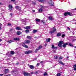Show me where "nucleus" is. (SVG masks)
<instances>
[{
	"mask_svg": "<svg viewBox=\"0 0 76 76\" xmlns=\"http://www.w3.org/2000/svg\"><path fill=\"white\" fill-rule=\"evenodd\" d=\"M66 45H68L67 43H64L63 41H59V42L58 44V46L60 48L63 47L64 48H65L66 47Z\"/></svg>",
	"mask_w": 76,
	"mask_h": 76,
	"instance_id": "nucleus-1",
	"label": "nucleus"
},
{
	"mask_svg": "<svg viewBox=\"0 0 76 76\" xmlns=\"http://www.w3.org/2000/svg\"><path fill=\"white\" fill-rule=\"evenodd\" d=\"M64 15L65 16H67V15H69L70 16H73V14L71 13L70 12H66L64 13Z\"/></svg>",
	"mask_w": 76,
	"mask_h": 76,
	"instance_id": "nucleus-2",
	"label": "nucleus"
},
{
	"mask_svg": "<svg viewBox=\"0 0 76 76\" xmlns=\"http://www.w3.org/2000/svg\"><path fill=\"white\" fill-rule=\"evenodd\" d=\"M42 46H40L39 47H38L35 50V53H37V51H38V50H39L41 48H42Z\"/></svg>",
	"mask_w": 76,
	"mask_h": 76,
	"instance_id": "nucleus-3",
	"label": "nucleus"
},
{
	"mask_svg": "<svg viewBox=\"0 0 76 76\" xmlns=\"http://www.w3.org/2000/svg\"><path fill=\"white\" fill-rule=\"evenodd\" d=\"M23 75H24V76H31V74L29 73L24 72L23 73Z\"/></svg>",
	"mask_w": 76,
	"mask_h": 76,
	"instance_id": "nucleus-4",
	"label": "nucleus"
},
{
	"mask_svg": "<svg viewBox=\"0 0 76 76\" xmlns=\"http://www.w3.org/2000/svg\"><path fill=\"white\" fill-rule=\"evenodd\" d=\"M48 3L50 4V6H54V2L52 1H50L48 2Z\"/></svg>",
	"mask_w": 76,
	"mask_h": 76,
	"instance_id": "nucleus-5",
	"label": "nucleus"
},
{
	"mask_svg": "<svg viewBox=\"0 0 76 76\" xmlns=\"http://www.w3.org/2000/svg\"><path fill=\"white\" fill-rule=\"evenodd\" d=\"M32 51L31 50L27 51L25 52V54H30L32 53Z\"/></svg>",
	"mask_w": 76,
	"mask_h": 76,
	"instance_id": "nucleus-6",
	"label": "nucleus"
},
{
	"mask_svg": "<svg viewBox=\"0 0 76 76\" xmlns=\"http://www.w3.org/2000/svg\"><path fill=\"white\" fill-rule=\"evenodd\" d=\"M28 66L31 69H34V66L33 65H28Z\"/></svg>",
	"mask_w": 76,
	"mask_h": 76,
	"instance_id": "nucleus-7",
	"label": "nucleus"
},
{
	"mask_svg": "<svg viewBox=\"0 0 76 76\" xmlns=\"http://www.w3.org/2000/svg\"><path fill=\"white\" fill-rule=\"evenodd\" d=\"M24 28L25 29H31V26H26V27H24Z\"/></svg>",
	"mask_w": 76,
	"mask_h": 76,
	"instance_id": "nucleus-8",
	"label": "nucleus"
},
{
	"mask_svg": "<svg viewBox=\"0 0 76 76\" xmlns=\"http://www.w3.org/2000/svg\"><path fill=\"white\" fill-rule=\"evenodd\" d=\"M14 40L15 41H19L20 39L18 37H15L14 38Z\"/></svg>",
	"mask_w": 76,
	"mask_h": 76,
	"instance_id": "nucleus-9",
	"label": "nucleus"
},
{
	"mask_svg": "<svg viewBox=\"0 0 76 76\" xmlns=\"http://www.w3.org/2000/svg\"><path fill=\"white\" fill-rule=\"evenodd\" d=\"M17 34L18 35H20L22 34V33L19 31H18L17 32Z\"/></svg>",
	"mask_w": 76,
	"mask_h": 76,
	"instance_id": "nucleus-10",
	"label": "nucleus"
},
{
	"mask_svg": "<svg viewBox=\"0 0 76 76\" xmlns=\"http://www.w3.org/2000/svg\"><path fill=\"white\" fill-rule=\"evenodd\" d=\"M61 33L60 32H58L57 34L56 37H60V36H61Z\"/></svg>",
	"mask_w": 76,
	"mask_h": 76,
	"instance_id": "nucleus-11",
	"label": "nucleus"
},
{
	"mask_svg": "<svg viewBox=\"0 0 76 76\" xmlns=\"http://www.w3.org/2000/svg\"><path fill=\"white\" fill-rule=\"evenodd\" d=\"M51 40V39L50 38H47L46 39V42H50V41Z\"/></svg>",
	"mask_w": 76,
	"mask_h": 76,
	"instance_id": "nucleus-12",
	"label": "nucleus"
},
{
	"mask_svg": "<svg viewBox=\"0 0 76 76\" xmlns=\"http://www.w3.org/2000/svg\"><path fill=\"white\" fill-rule=\"evenodd\" d=\"M27 38L29 39H31L32 36H27Z\"/></svg>",
	"mask_w": 76,
	"mask_h": 76,
	"instance_id": "nucleus-13",
	"label": "nucleus"
},
{
	"mask_svg": "<svg viewBox=\"0 0 76 76\" xmlns=\"http://www.w3.org/2000/svg\"><path fill=\"white\" fill-rule=\"evenodd\" d=\"M38 1H39V2H41V3H44V2L45 1V0H38Z\"/></svg>",
	"mask_w": 76,
	"mask_h": 76,
	"instance_id": "nucleus-14",
	"label": "nucleus"
},
{
	"mask_svg": "<svg viewBox=\"0 0 76 76\" xmlns=\"http://www.w3.org/2000/svg\"><path fill=\"white\" fill-rule=\"evenodd\" d=\"M9 7L10 9V10H12V9L13 8V6H12V5H10V4H9Z\"/></svg>",
	"mask_w": 76,
	"mask_h": 76,
	"instance_id": "nucleus-15",
	"label": "nucleus"
},
{
	"mask_svg": "<svg viewBox=\"0 0 76 76\" xmlns=\"http://www.w3.org/2000/svg\"><path fill=\"white\" fill-rule=\"evenodd\" d=\"M4 72H6L5 73V74H6L7 73V72H9V69H5L4 70Z\"/></svg>",
	"mask_w": 76,
	"mask_h": 76,
	"instance_id": "nucleus-16",
	"label": "nucleus"
},
{
	"mask_svg": "<svg viewBox=\"0 0 76 76\" xmlns=\"http://www.w3.org/2000/svg\"><path fill=\"white\" fill-rule=\"evenodd\" d=\"M30 40H26V42H25V44H28H28H29L30 43Z\"/></svg>",
	"mask_w": 76,
	"mask_h": 76,
	"instance_id": "nucleus-17",
	"label": "nucleus"
},
{
	"mask_svg": "<svg viewBox=\"0 0 76 76\" xmlns=\"http://www.w3.org/2000/svg\"><path fill=\"white\" fill-rule=\"evenodd\" d=\"M37 32H38V30H37L34 29L32 33L33 34H35V33Z\"/></svg>",
	"mask_w": 76,
	"mask_h": 76,
	"instance_id": "nucleus-18",
	"label": "nucleus"
},
{
	"mask_svg": "<svg viewBox=\"0 0 76 76\" xmlns=\"http://www.w3.org/2000/svg\"><path fill=\"white\" fill-rule=\"evenodd\" d=\"M16 29L19 31L21 30V28H20V27H17L16 28Z\"/></svg>",
	"mask_w": 76,
	"mask_h": 76,
	"instance_id": "nucleus-19",
	"label": "nucleus"
},
{
	"mask_svg": "<svg viewBox=\"0 0 76 76\" xmlns=\"http://www.w3.org/2000/svg\"><path fill=\"white\" fill-rule=\"evenodd\" d=\"M15 8H16V10H18V9H20V7H19V6H15Z\"/></svg>",
	"mask_w": 76,
	"mask_h": 76,
	"instance_id": "nucleus-20",
	"label": "nucleus"
},
{
	"mask_svg": "<svg viewBox=\"0 0 76 76\" xmlns=\"http://www.w3.org/2000/svg\"><path fill=\"white\" fill-rule=\"evenodd\" d=\"M25 32H26V33L28 34V33H29V30L28 29H26L25 31Z\"/></svg>",
	"mask_w": 76,
	"mask_h": 76,
	"instance_id": "nucleus-21",
	"label": "nucleus"
},
{
	"mask_svg": "<svg viewBox=\"0 0 76 76\" xmlns=\"http://www.w3.org/2000/svg\"><path fill=\"white\" fill-rule=\"evenodd\" d=\"M10 54H11L13 55V54H15V52H14V51H10Z\"/></svg>",
	"mask_w": 76,
	"mask_h": 76,
	"instance_id": "nucleus-22",
	"label": "nucleus"
},
{
	"mask_svg": "<svg viewBox=\"0 0 76 76\" xmlns=\"http://www.w3.org/2000/svg\"><path fill=\"white\" fill-rule=\"evenodd\" d=\"M43 10H42V9L40 8L39 10V12H42Z\"/></svg>",
	"mask_w": 76,
	"mask_h": 76,
	"instance_id": "nucleus-23",
	"label": "nucleus"
},
{
	"mask_svg": "<svg viewBox=\"0 0 76 76\" xmlns=\"http://www.w3.org/2000/svg\"><path fill=\"white\" fill-rule=\"evenodd\" d=\"M59 62L60 64H62V65H64V64H63V62H62L61 61H59Z\"/></svg>",
	"mask_w": 76,
	"mask_h": 76,
	"instance_id": "nucleus-24",
	"label": "nucleus"
},
{
	"mask_svg": "<svg viewBox=\"0 0 76 76\" xmlns=\"http://www.w3.org/2000/svg\"><path fill=\"white\" fill-rule=\"evenodd\" d=\"M53 28V31L54 32H56V29L55 28V27H54Z\"/></svg>",
	"mask_w": 76,
	"mask_h": 76,
	"instance_id": "nucleus-25",
	"label": "nucleus"
},
{
	"mask_svg": "<svg viewBox=\"0 0 76 76\" xmlns=\"http://www.w3.org/2000/svg\"><path fill=\"white\" fill-rule=\"evenodd\" d=\"M49 19L50 20H53V18L50 16L49 17Z\"/></svg>",
	"mask_w": 76,
	"mask_h": 76,
	"instance_id": "nucleus-26",
	"label": "nucleus"
},
{
	"mask_svg": "<svg viewBox=\"0 0 76 76\" xmlns=\"http://www.w3.org/2000/svg\"><path fill=\"white\" fill-rule=\"evenodd\" d=\"M8 42H9L10 44V43H12V42H13V41L12 40H10V41H7Z\"/></svg>",
	"mask_w": 76,
	"mask_h": 76,
	"instance_id": "nucleus-27",
	"label": "nucleus"
},
{
	"mask_svg": "<svg viewBox=\"0 0 76 76\" xmlns=\"http://www.w3.org/2000/svg\"><path fill=\"white\" fill-rule=\"evenodd\" d=\"M36 22H40V19H36Z\"/></svg>",
	"mask_w": 76,
	"mask_h": 76,
	"instance_id": "nucleus-28",
	"label": "nucleus"
},
{
	"mask_svg": "<svg viewBox=\"0 0 76 76\" xmlns=\"http://www.w3.org/2000/svg\"><path fill=\"white\" fill-rule=\"evenodd\" d=\"M23 47H25V48H28V46L26 45H25L24 46L23 45Z\"/></svg>",
	"mask_w": 76,
	"mask_h": 76,
	"instance_id": "nucleus-29",
	"label": "nucleus"
},
{
	"mask_svg": "<svg viewBox=\"0 0 76 76\" xmlns=\"http://www.w3.org/2000/svg\"><path fill=\"white\" fill-rule=\"evenodd\" d=\"M57 58H58V56H55L54 57V59H55V60H56L57 59Z\"/></svg>",
	"mask_w": 76,
	"mask_h": 76,
	"instance_id": "nucleus-30",
	"label": "nucleus"
},
{
	"mask_svg": "<svg viewBox=\"0 0 76 76\" xmlns=\"http://www.w3.org/2000/svg\"><path fill=\"white\" fill-rule=\"evenodd\" d=\"M57 76H61V74L60 73H58L57 74Z\"/></svg>",
	"mask_w": 76,
	"mask_h": 76,
	"instance_id": "nucleus-31",
	"label": "nucleus"
},
{
	"mask_svg": "<svg viewBox=\"0 0 76 76\" xmlns=\"http://www.w3.org/2000/svg\"><path fill=\"white\" fill-rule=\"evenodd\" d=\"M45 22L44 20H42L41 23H45V22Z\"/></svg>",
	"mask_w": 76,
	"mask_h": 76,
	"instance_id": "nucleus-32",
	"label": "nucleus"
},
{
	"mask_svg": "<svg viewBox=\"0 0 76 76\" xmlns=\"http://www.w3.org/2000/svg\"><path fill=\"white\" fill-rule=\"evenodd\" d=\"M54 31H49V33H50V34H52L53 33H54Z\"/></svg>",
	"mask_w": 76,
	"mask_h": 76,
	"instance_id": "nucleus-33",
	"label": "nucleus"
},
{
	"mask_svg": "<svg viewBox=\"0 0 76 76\" xmlns=\"http://www.w3.org/2000/svg\"><path fill=\"white\" fill-rule=\"evenodd\" d=\"M54 45H52V49H54Z\"/></svg>",
	"mask_w": 76,
	"mask_h": 76,
	"instance_id": "nucleus-34",
	"label": "nucleus"
},
{
	"mask_svg": "<svg viewBox=\"0 0 76 76\" xmlns=\"http://www.w3.org/2000/svg\"><path fill=\"white\" fill-rule=\"evenodd\" d=\"M69 45H70V46H71V47H73V46L71 43H69Z\"/></svg>",
	"mask_w": 76,
	"mask_h": 76,
	"instance_id": "nucleus-35",
	"label": "nucleus"
},
{
	"mask_svg": "<svg viewBox=\"0 0 76 76\" xmlns=\"http://www.w3.org/2000/svg\"><path fill=\"white\" fill-rule=\"evenodd\" d=\"M11 25H12L11 23H8L7 26H11Z\"/></svg>",
	"mask_w": 76,
	"mask_h": 76,
	"instance_id": "nucleus-36",
	"label": "nucleus"
},
{
	"mask_svg": "<svg viewBox=\"0 0 76 76\" xmlns=\"http://www.w3.org/2000/svg\"><path fill=\"white\" fill-rule=\"evenodd\" d=\"M15 72H16V71H15V70H13L11 71V73H15Z\"/></svg>",
	"mask_w": 76,
	"mask_h": 76,
	"instance_id": "nucleus-37",
	"label": "nucleus"
},
{
	"mask_svg": "<svg viewBox=\"0 0 76 76\" xmlns=\"http://www.w3.org/2000/svg\"><path fill=\"white\" fill-rule=\"evenodd\" d=\"M57 48H58V47H55L54 48L55 50H57Z\"/></svg>",
	"mask_w": 76,
	"mask_h": 76,
	"instance_id": "nucleus-38",
	"label": "nucleus"
},
{
	"mask_svg": "<svg viewBox=\"0 0 76 76\" xmlns=\"http://www.w3.org/2000/svg\"><path fill=\"white\" fill-rule=\"evenodd\" d=\"M13 30V28H10V32H12V31Z\"/></svg>",
	"mask_w": 76,
	"mask_h": 76,
	"instance_id": "nucleus-39",
	"label": "nucleus"
},
{
	"mask_svg": "<svg viewBox=\"0 0 76 76\" xmlns=\"http://www.w3.org/2000/svg\"><path fill=\"white\" fill-rule=\"evenodd\" d=\"M62 58H63V57H59V60H61V59H62Z\"/></svg>",
	"mask_w": 76,
	"mask_h": 76,
	"instance_id": "nucleus-40",
	"label": "nucleus"
},
{
	"mask_svg": "<svg viewBox=\"0 0 76 76\" xmlns=\"http://www.w3.org/2000/svg\"><path fill=\"white\" fill-rule=\"evenodd\" d=\"M73 68H76V64H75L73 66Z\"/></svg>",
	"mask_w": 76,
	"mask_h": 76,
	"instance_id": "nucleus-41",
	"label": "nucleus"
},
{
	"mask_svg": "<svg viewBox=\"0 0 76 76\" xmlns=\"http://www.w3.org/2000/svg\"><path fill=\"white\" fill-rule=\"evenodd\" d=\"M65 37V34H63L62 35L61 37Z\"/></svg>",
	"mask_w": 76,
	"mask_h": 76,
	"instance_id": "nucleus-42",
	"label": "nucleus"
},
{
	"mask_svg": "<svg viewBox=\"0 0 76 76\" xmlns=\"http://www.w3.org/2000/svg\"><path fill=\"white\" fill-rule=\"evenodd\" d=\"M39 66V63H38L37 64V67H38Z\"/></svg>",
	"mask_w": 76,
	"mask_h": 76,
	"instance_id": "nucleus-43",
	"label": "nucleus"
},
{
	"mask_svg": "<svg viewBox=\"0 0 76 76\" xmlns=\"http://www.w3.org/2000/svg\"><path fill=\"white\" fill-rule=\"evenodd\" d=\"M67 28L68 30H70V28L69 27H67Z\"/></svg>",
	"mask_w": 76,
	"mask_h": 76,
	"instance_id": "nucleus-44",
	"label": "nucleus"
},
{
	"mask_svg": "<svg viewBox=\"0 0 76 76\" xmlns=\"http://www.w3.org/2000/svg\"><path fill=\"white\" fill-rule=\"evenodd\" d=\"M10 15L11 16H13V13H11L10 14Z\"/></svg>",
	"mask_w": 76,
	"mask_h": 76,
	"instance_id": "nucleus-45",
	"label": "nucleus"
},
{
	"mask_svg": "<svg viewBox=\"0 0 76 76\" xmlns=\"http://www.w3.org/2000/svg\"><path fill=\"white\" fill-rule=\"evenodd\" d=\"M76 40V39H74L72 40V41H73H73H75V40Z\"/></svg>",
	"mask_w": 76,
	"mask_h": 76,
	"instance_id": "nucleus-46",
	"label": "nucleus"
},
{
	"mask_svg": "<svg viewBox=\"0 0 76 76\" xmlns=\"http://www.w3.org/2000/svg\"><path fill=\"white\" fill-rule=\"evenodd\" d=\"M73 70L76 71V68H74L73 69Z\"/></svg>",
	"mask_w": 76,
	"mask_h": 76,
	"instance_id": "nucleus-47",
	"label": "nucleus"
},
{
	"mask_svg": "<svg viewBox=\"0 0 76 76\" xmlns=\"http://www.w3.org/2000/svg\"><path fill=\"white\" fill-rule=\"evenodd\" d=\"M34 72H31V75H32V74H33Z\"/></svg>",
	"mask_w": 76,
	"mask_h": 76,
	"instance_id": "nucleus-48",
	"label": "nucleus"
},
{
	"mask_svg": "<svg viewBox=\"0 0 76 76\" xmlns=\"http://www.w3.org/2000/svg\"><path fill=\"white\" fill-rule=\"evenodd\" d=\"M3 75V74H0V76H2Z\"/></svg>",
	"mask_w": 76,
	"mask_h": 76,
	"instance_id": "nucleus-49",
	"label": "nucleus"
},
{
	"mask_svg": "<svg viewBox=\"0 0 76 76\" xmlns=\"http://www.w3.org/2000/svg\"><path fill=\"white\" fill-rule=\"evenodd\" d=\"M53 53H56V50H53Z\"/></svg>",
	"mask_w": 76,
	"mask_h": 76,
	"instance_id": "nucleus-50",
	"label": "nucleus"
},
{
	"mask_svg": "<svg viewBox=\"0 0 76 76\" xmlns=\"http://www.w3.org/2000/svg\"><path fill=\"white\" fill-rule=\"evenodd\" d=\"M3 41V40L1 39H0V42H1Z\"/></svg>",
	"mask_w": 76,
	"mask_h": 76,
	"instance_id": "nucleus-51",
	"label": "nucleus"
},
{
	"mask_svg": "<svg viewBox=\"0 0 76 76\" xmlns=\"http://www.w3.org/2000/svg\"><path fill=\"white\" fill-rule=\"evenodd\" d=\"M25 43H23V45H22V46H23V47L24 46H25Z\"/></svg>",
	"mask_w": 76,
	"mask_h": 76,
	"instance_id": "nucleus-52",
	"label": "nucleus"
},
{
	"mask_svg": "<svg viewBox=\"0 0 76 76\" xmlns=\"http://www.w3.org/2000/svg\"><path fill=\"white\" fill-rule=\"evenodd\" d=\"M5 76H10V74H8V75H6Z\"/></svg>",
	"mask_w": 76,
	"mask_h": 76,
	"instance_id": "nucleus-53",
	"label": "nucleus"
},
{
	"mask_svg": "<svg viewBox=\"0 0 76 76\" xmlns=\"http://www.w3.org/2000/svg\"><path fill=\"white\" fill-rule=\"evenodd\" d=\"M11 1H13V2H14V1H15V0H10Z\"/></svg>",
	"mask_w": 76,
	"mask_h": 76,
	"instance_id": "nucleus-54",
	"label": "nucleus"
},
{
	"mask_svg": "<svg viewBox=\"0 0 76 76\" xmlns=\"http://www.w3.org/2000/svg\"><path fill=\"white\" fill-rule=\"evenodd\" d=\"M43 7H43V6H41V9H42V8H43Z\"/></svg>",
	"mask_w": 76,
	"mask_h": 76,
	"instance_id": "nucleus-55",
	"label": "nucleus"
},
{
	"mask_svg": "<svg viewBox=\"0 0 76 76\" xmlns=\"http://www.w3.org/2000/svg\"><path fill=\"white\" fill-rule=\"evenodd\" d=\"M3 5V4L2 3L0 2V5Z\"/></svg>",
	"mask_w": 76,
	"mask_h": 76,
	"instance_id": "nucleus-56",
	"label": "nucleus"
},
{
	"mask_svg": "<svg viewBox=\"0 0 76 76\" xmlns=\"http://www.w3.org/2000/svg\"><path fill=\"white\" fill-rule=\"evenodd\" d=\"M32 11L33 12H35V10H33Z\"/></svg>",
	"mask_w": 76,
	"mask_h": 76,
	"instance_id": "nucleus-57",
	"label": "nucleus"
},
{
	"mask_svg": "<svg viewBox=\"0 0 76 76\" xmlns=\"http://www.w3.org/2000/svg\"><path fill=\"white\" fill-rule=\"evenodd\" d=\"M40 63H43V61H41L40 62Z\"/></svg>",
	"mask_w": 76,
	"mask_h": 76,
	"instance_id": "nucleus-58",
	"label": "nucleus"
},
{
	"mask_svg": "<svg viewBox=\"0 0 76 76\" xmlns=\"http://www.w3.org/2000/svg\"><path fill=\"white\" fill-rule=\"evenodd\" d=\"M34 38H37V37H36L35 36L34 37Z\"/></svg>",
	"mask_w": 76,
	"mask_h": 76,
	"instance_id": "nucleus-59",
	"label": "nucleus"
},
{
	"mask_svg": "<svg viewBox=\"0 0 76 76\" xmlns=\"http://www.w3.org/2000/svg\"><path fill=\"white\" fill-rule=\"evenodd\" d=\"M67 58H69V56H67Z\"/></svg>",
	"mask_w": 76,
	"mask_h": 76,
	"instance_id": "nucleus-60",
	"label": "nucleus"
},
{
	"mask_svg": "<svg viewBox=\"0 0 76 76\" xmlns=\"http://www.w3.org/2000/svg\"><path fill=\"white\" fill-rule=\"evenodd\" d=\"M1 29V27L0 26V29Z\"/></svg>",
	"mask_w": 76,
	"mask_h": 76,
	"instance_id": "nucleus-61",
	"label": "nucleus"
},
{
	"mask_svg": "<svg viewBox=\"0 0 76 76\" xmlns=\"http://www.w3.org/2000/svg\"><path fill=\"white\" fill-rule=\"evenodd\" d=\"M74 10H76V8L74 9Z\"/></svg>",
	"mask_w": 76,
	"mask_h": 76,
	"instance_id": "nucleus-62",
	"label": "nucleus"
},
{
	"mask_svg": "<svg viewBox=\"0 0 76 76\" xmlns=\"http://www.w3.org/2000/svg\"><path fill=\"white\" fill-rule=\"evenodd\" d=\"M19 64V63H17V64Z\"/></svg>",
	"mask_w": 76,
	"mask_h": 76,
	"instance_id": "nucleus-63",
	"label": "nucleus"
},
{
	"mask_svg": "<svg viewBox=\"0 0 76 76\" xmlns=\"http://www.w3.org/2000/svg\"><path fill=\"white\" fill-rule=\"evenodd\" d=\"M75 48H76V46H75Z\"/></svg>",
	"mask_w": 76,
	"mask_h": 76,
	"instance_id": "nucleus-64",
	"label": "nucleus"
}]
</instances>
